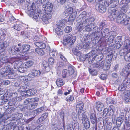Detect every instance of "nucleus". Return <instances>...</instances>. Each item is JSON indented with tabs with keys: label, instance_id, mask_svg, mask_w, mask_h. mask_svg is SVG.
<instances>
[{
	"label": "nucleus",
	"instance_id": "obj_40",
	"mask_svg": "<svg viewBox=\"0 0 130 130\" xmlns=\"http://www.w3.org/2000/svg\"><path fill=\"white\" fill-rule=\"evenodd\" d=\"M74 67L72 66L69 67H68V73L70 76L74 73Z\"/></svg>",
	"mask_w": 130,
	"mask_h": 130
},
{
	"label": "nucleus",
	"instance_id": "obj_29",
	"mask_svg": "<svg viewBox=\"0 0 130 130\" xmlns=\"http://www.w3.org/2000/svg\"><path fill=\"white\" fill-rule=\"evenodd\" d=\"M4 68V67L2 68L1 69L0 71L1 74L4 76H6L8 75V72L9 71L8 70L6 71Z\"/></svg>",
	"mask_w": 130,
	"mask_h": 130
},
{
	"label": "nucleus",
	"instance_id": "obj_4",
	"mask_svg": "<svg viewBox=\"0 0 130 130\" xmlns=\"http://www.w3.org/2000/svg\"><path fill=\"white\" fill-rule=\"evenodd\" d=\"M27 105H25L23 106L21 105H19L18 107L19 108L21 111H23L24 113L28 112L29 110H31L34 109L37 104L34 103L32 104H25Z\"/></svg>",
	"mask_w": 130,
	"mask_h": 130
},
{
	"label": "nucleus",
	"instance_id": "obj_1",
	"mask_svg": "<svg viewBox=\"0 0 130 130\" xmlns=\"http://www.w3.org/2000/svg\"><path fill=\"white\" fill-rule=\"evenodd\" d=\"M87 13L86 11H84L81 13L76 19V21L78 23V26H77V29L79 31H80L84 28L86 31H90L92 27L90 26L91 24L95 20L93 17H87Z\"/></svg>",
	"mask_w": 130,
	"mask_h": 130
},
{
	"label": "nucleus",
	"instance_id": "obj_8",
	"mask_svg": "<svg viewBox=\"0 0 130 130\" xmlns=\"http://www.w3.org/2000/svg\"><path fill=\"white\" fill-rule=\"evenodd\" d=\"M39 99L37 97L33 98H28L25 100L24 101V103L25 104H32L34 103L37 104L36 107L34 108V109L37 107L38 106V103H36L39 101Z\"/></svg>",
	"mask_w": 130,
	"mask_h": 130
},
{
	"label": "nucleus",
	"instance_id": "obj_9",
	"mask_svg": "<svg viewBox=\"0 0 130 130\" xmlns=\"http://www.w3.org/2000/svg\"><path fill=\"white\" fill-rule=\"evenodd\" d=\"M114 106L113 105H110L109 107L108 110L107 108H105L103 111V114L102 116L103 117H105L107 115L108 113L109 112L110 115L113 116L114 114L113 109Z\"/></svg>",
	"mask_w": 130,
	"mask_h": 130
},
{
	"label": "nucleus",
	"instance_id": "obj_53",
	"mask_svg": "<svg viewBox=\"0 0 130 130\" xmlns=\"http://www.w3.org/2000/svg\"><path fill=\"white\" fill-rule=\"evenodd\" d=\"M89 71L90 73L93 75H96L97 74V72L94 69H91L89 68Z\"/></svg>",
	"mask_w": 130,
	"mask_h": 130
},
{
	"label": "nucleus",
	"instance_id": "obj_6",
	"mask_svg": "<svg viewBox=\"0 0 130 130\" xmlns=\"http://www.w3.org/2000/svg\"><path fill=\"white\" fill-rule=\"evenodd\" d=\"M42 6L43 8H44L42 10L44 9L45 13H51V12H52L53 6L52 3L50 2H47L46 4L43 3L42 4Z\"/></svg>",
	"mask_w": 130,
	"mask_h": 130
},
{
	"label": "nucleus",
	"instance_id": "obj_16",
	"mask_svg": "<svg viewBox=\"0 0 130 130\" xmlns=\"http://www.w3.org/2000/svg\"><path fill=\"white\" fill-rule=\"evenodd\" d=\"M78 117L80 120H85L87 118V116L85 115L84 111H78Z\"/></svg>",
	"mask_w": 130,
	"mask_h": 130
},
{
	"label": "nucleus",
	"instance_id": "obj_31",
	"mask_svg": "<svg viewBox=\"0 0 130 130\" xmlns=\"http://www.w3.org/2000/svg\"><path fill=\"white\" fill-rule=\"evenodd\" d=\"M23 52L24 53L27 51H28L30 48V45L28 44H24L22 46Z\"/></svg>",
	"mask_w": 130,
	"mask_h": 130
},
{
	"label": "nucleus",
	"instance_id": "obj_46",
	"mask_svg": "<svg viewBox=\"0 0 130 130\" xmlns=\"http://www.w3.org/2000/svg\"><path fill=\"white\" fill-rule=\"evenodd\" d=\"M25 63V66L26 67L29 68L33 65V62L32 61H30L26 62Z\"/></svg>",
	"mask_w": 130,
	"mask_h": 130
},
{
	"label": "nucleus",
	"instance_id": "obj_11",
	"mask_svg": "<svg viewBox=\"0 0 130 130\" xmlns=\"http://www.w3.org/2000/svg\"><path fill=\"white\" fill-rule=\"evenodd\" d=\"M130 72V66L128 65L122 70L121 74L124 76H127Z\"/></svg>",
	"mask_w": 130,
	"mask_h": 130
},
{
	"label": "nucleus",
	"instance_id": "obj_44",
	"mask_svg": "<svg viewBox=\"0 0 130 130\" xmlns=\"http://www.w3.org/2000/svg\"><path fill=\"white\" fill-rule=\"evenodd\" d=\"M127 87L126 85L122 84L118 87V90L120 91H122L125 89Z\"/></svg>",
	"mask_w": 130,
	"mask_h": 130
},
{
	"label": "nucleus",
	"instance_id": "obj_43",
	"mask_svg": "<svg viewBox=\"0 0 130 130\" xmlns=\"http://www.w3.org/2000/svg\"><path fill=\"white\" fill-rule=\"evenodd\" d=\"M123 84L127 87L130 84V81L128 80L127 78H126L124 80Z\"/></svg>",
	"mask_w": 130,
	"mask_h": 130
},
{
	"label": "nucleus",
	"instance_id": "obj_19",
	"mask_svg": "<svg viewBox=\"0 0 130 130\" xmlns=\"http://www.w3.org/2000/svg\"><path fill=\"white\" fill-rule=\"evenodd\" d=\"M84 107V104L82 102H79L76 106V111H83V107Z\"/></svg>",
	"mask_w": 130,
	"mask_h": 130
},
{
	"label": "nucleus",
	"instance_id": "obj_25",
	"mask_svg": "<svg viewBox=\"0 0 130 130\" xmlns=\"http://www.w3.org/2000/svg\"><path fill=\"white\" fill-rule=\"evenodd\" d=\"M34 44L39 48L44 49L46 47V45L45 43L42 42H36Z\"/></svg>",
	"mask_w": 130,
	"mask_h": 130
},
{
	"label": "nucleus",
	"instance_id": "obj_55",
	"mask_svg": "<svg viewBox=\"0 0 130 130\" xmlns=\"http://www.w3.org/2000/svg\"><path fill=\"white\" fill-rule=\"evenodd\" d=\"M95 59L94 57H91L89 58L88 59V62L89 63H92Z\"/></svg>",
	"mask_w": 130,
	"mask_h": 130
},
{
	"label": "nucleus",
	"instance_id": "obj_23",
	"mask_svg": "<svg viewBox=\"0 0 130 130\" xmlns=\"http://www.w3.org/2000/svg\"><path fill=\"white\" fill-rule=\"evenodd\" d=\"M96 106L98 110L99 111H101L104 107V104L103 103L98 102H96Z\"/></svg>",
	"mask_w": 130,
	"mask_h": 130
},
{
	"label": "nucleus",
	"instance_id": "obj_57",
	"mask_svg": "<svg viewBox=\"0 0 130 130\" xmlns=\"http://www.w3.org/2000/svg\"><path fill=\"white\" fill-rule=\"evenodd\" d=\"M6 71L8 70L9 71L8 72V74H9L11 73V69L10 68V65H8L7 66H6L4 67Z\"/></svg>",
	"mask_w": 130,
	"mask_h": 130
},
{
	"label": "nucleus",
	"instance_id": "obj_49",
	"mask_svg": "<svg viewBox=\"0 0 130 130\" xmlns=\"http://www.w3.org/2000/svg\"><path fill=\"white\" fill-rule=\"evenodd\" d=\"M90 43L89 42H88L86 43L84 45H83V48L85 49H88L90 48Z\"/></svg>",
	"mask_w": 130,
	"mask_h": 130
},
{
	"label": "nucleus",
	"instance_id": "obj_20",
	"mask_svg": "<svg viewBox=\"0 0 130 130\" xmlns=\"http://www.w3.org/2000/svg\"><path fill=\"white\" fill-rule=\"evenodd\" d=\"M125 16V15L124 13L119 14L117 18V22L118 23H121L122 21L124 20V17Z\"/></svg>",
	"mask_w": 130,
	"mask_h": 130
},
{
	"label": "nucleus",
	"instance_id": "obj_7",
	"mask_svg": "<svg viewBox=\"0 0 130 130\" xmlns=\"http://www.w3.org/2000/svg\"><path fill=\"white\" fill-rule=\"evenodd\" d=\"M130 1V0H123L120 2L121 7L122 8V10H124V13L127 11L129 8L128 4Z\"/></svg>",
	"mask_w": 130,
	"mask_h": 130
},
{
	"label": "nucleus",
	"instance_id": "obj_22",
	"mask_svg": "<svg viewBox=\"0 0 130 130\" xmlns=\"http://www.w3.org/2000/svg\"><path fill=\"white\" fill-rule=\"evenodd\" d=\"M73 9L72 8H69L66 10L63 13V15L68 16L71 14L73 13Z\"/></svg>",
	"mask_w": 130,
	"mask_h": 130
},
{
	"label": "nucleus",
	"instance_id": "obj_12",
	"mask_svg": "<svg viewBox=\"0 0 130 130\" xmlns=\"http://www.w3.org/2000/svg\"><path fill=\"white\" fill-rule=\"evenodd\" d=\"M122 37L121 36H119L116 37L114 41L115 43L114 44V48L116 49H118L121 47V44L120 42L121 41Z\"/></svg>",
	"mask_w": 130,
	"mask_h": 130
},
{
	"label": "nucleus",
	"instance_id": "obj_21",
	"mask_svg": "<svg viewBox=\"0 0 130 130\" xmlns=\"http://www.w3.org/2000/svg\"><path fill=\"white\" fill-rule=\"evenodd\" d=\"M42 66H43L46 71L48 72L50 71V68L49 67V64L46 61H43Z\"/></svg>",
	"mask_w": 130,
	"mask_h": 130
},
{
	"label": "nucleus",
	"instance_id": "obj_38",
	"mask_svg": "<svg viewBox=\"0 0 130 130\" xmlns=\"http://www.w3.org/2000/svg\"><path fill=\"white\" fill-rule=\"evenodd\" d=\"M129 22L128 20H126L124 21V20H123L121 23V24H123L127 26V29L130 31V23H129Z\"/></svg>",
	"mask_w": 130,
	"mask_h": 130
},
{
	"label": "nucleus",
	"instance_id": "obj_61",
	"mask_svg": "<svg viewBox=\"0 0 130 130\" xmlns=\"http://www.w3.org/2000/svg\"><path fill=\"white\" fill-rule=\"evenodd\" d=\"M91 123L93 125H97L96 118L90 119Z\"/></svg>",
	"mask_w": 130,
	"mask_h": 130
},
{
	"label": "nucleus",
	"instance_id": "obj_28",
	"mask_svg": "<svg viewBox=\"0 0 130 130\" xmlns=\"http://www.w3.org/2000/svg\"><path fill=\"white\" fill-rule=\"evenodd\" d=\"M10 59L7 56H5L2 57L1 61L3 63H10L9 61Z\"/></svg>",
	"mask_w": 130,
	"mask_h": 130
},
{
	"label": "nucleus",
	"instance_id": "obj_60",
	"mask_svg": "<svg viewBox=\"0 0 130 130\" xmlns=\"http://www.w3.org/2000/svg\"><path fill=\"white\" fill-rule=\"evenodd\" d=\"M74 99V98L73 96L70 95L68 97L66 100L67 101H72Z\"/></svg>",
	"mask_w": 130,
	"mask_h": 130
},
{
	"label": "nucleus",
	"instance_id": "obj_18",
	"mask_svg": "<svg viewBox=\"0 0 130 130\" xmlns=\"http://www.w3.org/2000/svg\"><path fill=\"white\" fill-rule=\"evenodd\" d=\"M15 58H12L11 59L14 61V62L13 63V64L14 68H18L20 66H21L22 62L19 60H15Z\"/></svg>",
	"mask_w": 130,
	"mask_h": 130
},
{
	"label": "nucleus",
	"instance_id": "obj_63",
	"mask_svg": "<svg viewBox=\"0 0 130 130\" xmlns=\"http://www.w3.org/2000/svg\"><path fill=\"white\" fill-rule=\"evenodd\" d=\"M110 66V64H105V66H104L103 69L104 70H107L109 69Z\"/></svg>",
	"mask_w": 130,
	"mask_h": 130
},
{
	"label": "nucleus",
	"instance_id": "obj_47",
	"mask_svg": "<svg viewBox=\"0 0 130 130\" xmlns=\"http://www.w3.org/2000/svg\"><path fill=\"white\" fill-rule=\"evenodd\" d=\"M100 66V63L98 62H93L91 66L94 68H97Z\"/></svg>",
	"mask_w": 130,
	"mask_h": 130
},
{
	"label": "nucleus",
	"instance_id": "obj_2",
	"mask_svg": "<svg viewBox=\"0 0 130 130\" xmlns=\"http://www.w3.org/2000/svg\"><path fill=\"white\" fill-rule=\"evenodd\" d=\"M124 54L126 53L124 57L125 60L126 61L130 62V41L128 39L125 40L123 45V48Z\"/></svg>",
	"mask_w": 130,
	"mask_h": 130
},
{
	"label": "nucleus",
	"instance_id": "obj_58",
	"mask_svg": "<svg viewBox=\"0 0 130 130\" xmlns=\"http://www.w3.org/2000/svg\"><path fill=\"white\" fill-rule=\"evenodd\" d=\"M48 61L49 63L51 65H53L54 63V59L52 57L49 58L48 59Z\"/></svg>",
	"mask_w": 130,
	"mask_h": 130
},
{
	"label": "nucleus",
	"instance_id": "obj_3",
	"mask_svg": "<svg viewBox=\"0 0 130 130\" xmlns=\"http://www.w3.org/2000/svg\"><path fill=\"white\" fill-rule=\"evenodd\" d=\"M114 0H105L104 2L105 5L107 7L110 6L109 8L108 12L109 17L111 21L114 20Z\"/></svg>",
	"mask_w": 130,
	"mask_h": 130
},
{
	"label": "nucleus",
	"instance_id": "obj_41",
	"mask_svg": "<svg viewBox=\"0 0 130 130\" xmlns=\"http://www.w3.org/2000/svg\"><path fill=\"white\" fill-rule=\"evenodd\" d=\"M15 45L12 46L9 48V52L10 54L15 55L16 53V51L14 48Z\"/></svg>",
	"mask_w": 130,
	"mask_h": 130
},
{
	"label": "nucleus",
	"instance_id": "obj_32",
	"mask_svg": "<svg viewBox=\"0 0 130 130\" xmlns=\"http://www.w3.org/2000/svg\"><path fill=\"white\" fill-rule=\"evenodd\" d=\"M113 54H109L106 59V62L108 64H110V63L111 61V60L113 57Z\"/></svg>",
	"mask_w": 130,
	"mask_h": 130
},
{
	"label": "nucleus",
	"instance_id": "obj_34",
	"mask_svg": "<svg viewBox=\"0 0 130 130\" xmlns=\"http://www.w3.org/2000/svg\"><path fill=\"white\" fill-rule=\"evenodd\" d=\"M62 76L63 78H65L70 76L69 73L68 71L67 70L64 69L62 73Z\"/></svg>",
	"mask_w": 130,
	"mask_h": 130
},
{
	"label": "nucleus",
	"instance_id": "obj_36",
	"mask_svg": "<svg viewBox=\"0 0 130 130\" xmlns=\"http://www.w3.org/2000/svg\"><path fill=\"white\" fill-rule=\"evenodd\" d=\"M56 84L58 86L61 87L63 84V80L61 78H58L57 79Z\"/></svg>",
	"mask_w": 130,
	"mask_h": 130
},
{
	"label": "nucleus",
	"instance_id": "obj_64",
	"mask_svg": "<svg viewBox=\"0 0 130 130\" xmlns=\"http://www.w3.org/2000/svg\"><path fill=\"white\" fill-rule=\"evenodd\" d=\"M122 122V119L120 117L117 118L116 120V123H118V124H121Z\"/></svg>",
	"mask_w": 130,
	"mask_h": 130
},
{
	"label": "nucleus",
	"instance_id": "obj_51",
	"mask_svg": "<svg viewBox=\"0 0 130 130\" xmlns=\"http://www.w3.org/2000/svg\"><path fill=\"white\" fill-rule=\"evenodd\" d=\"M72 29V27L70 26H69L66 27L65 28L64 30L66 33H68L71 31Z\"/></svg>",
	"mask_w": 130,
	"mask_h": 130
},
{
	"label": "nucleus",
	"instance_id": "obj_10",
	"mask_svg": "<svg viewBox=\"0 0 130 130\" xmlns=\"http://www.w3.org/2000/svg\"><path fill=\"white\" fill-rule=\"evenodd\" d=\"M42 16L41 19L44 23L46 24L49 23V20L51 18L52 15L50 13L46 12Z\"/></svg>",
	"mask_w": 130,
	"mask_h": 130
},
{
	"label": "nucleus",
	"instance_id": "obj_37",
	"mask_svg": "<svg viewBox=\"0 0 130 130\" xmlns=\"http://www.w3.org/2000/svg\"><path fill=\"white\" fill-rule=\"evenodd\" d=\"M65 21L64 20H59L57 23V25L60 27H63L65 25Z\"/></svg>",
	"mask_w": 130,
	"mask_h": 130
},
{
	"label": "nucleus",
	"instance_id": "obj_62",
	"mask_svg": "<svg viewBox=\"0 0 130 130\" xmlns=\"http://www.w3.org/2000/svg\"><path fill=\"white\" fill-rule=\"evenodd\" d=\"M15 116H16V119L17 120L21 119L23 117V114L22 113H17Z\"/></svg>",
	"mask_w": 130,
	"mask_h": 130
},
{
	"label": "nucleus",
	"instance_id": "obj_33",
	"mask_svg": "<svg viewBox=\"0 0 130 130\" xmlns=\"http://www.w3.org/2000/svg\"><path fill=\"white\" fill-rule=\"evenodd\" d=\"M18 70L21 73H23L27 71V69L26 67L22 65L18 68Z\"/></svg>",
	"mask_w": 130,
	"mask_h": 130
},
{
	"label": "nucleus",
	"instance_id": "obj_5",
	"mask_svg": "<svg viewBox=\"0 0 130 130\" xmlns=\"http://www.w3.org/2000/svg\"><path fill=\"white\" fill-rule=\"evenodd\" d=\"M76 39L75 36L65 35L63 37V44L67 45L69 44L71 45L75 42Z\"/></svg>",
	"mask_w": 130,
	"mask_h": 130
},
{
	"label": "nucleus",
	"instance_id": "obj_54",
	"mask_svg": "<svg viewBox=\"0 0 130 130\" xmlns=\"http://www.w3.org/2000/svg\"><path fill=\"white\" fill-rule=\"evenodd\" d=\"M8 119H9V120L12 121L15 120L16 119V116L15 115H12L10 116H9L8 117Z\"/></svg>",
	"mask_w": 130,
	"mask_h": 130
},
{
	"label": "nucleus",
	"instance_id": "obj_39",
	"mask_svg": "<svg viewBox=\"0 0 130 130\" xmlns=\"http://www.w3.org/2000/svg\"><path fill=\"white\" fill-rule=\"evenodd\" d=\"M55 32L58 35H61L62 34V30L61 28L59 27L56 28Z\"/></svg>",
	"mask_w": 130,
	"mask_h": 130
},
{
	"label": "nucleus",
	"instance_id": "obj_42",
	"mask_svg": "<svg viewBox=\"0 0 130 130\" xmlns=\"http://www.w3.org/2000/svg\"><path fill=\"white\" fill-rule=\"evenodd\" d=\"M42 49L41 48H36L35 49V51L38 54L40 55H42L44 54V52Z\"/></svg>",
	"mask_w": 130,
	"mask_h": 130
},
{
	"label": "nucleus",
	"instance_id": "obj_13",
	"mask_svg": "<svg viewBox=\"0 0 130 130\" xmlns=\"http://www.w3.org/2000/svg\"><path fill=\"white\" fill-rule=\"evenodd\" d=\"M95 8L100 12L103 13L106 11V8L103 5L99 4L95 6Z\"/></svg>",
	"mask_w": 130,
	"mask_h": 130
},
{
	"label": "nucleus",
	"instance_id": "obj_15",
	"mask_svg": "<svg viewBox=\"0 0 130 130\" xmlns=\"http://www.w3.org/2000/svg\"><path fill=\"white\" fill-rule=\"evenodd\" d=\"M125 95L124 99L126 102H128L130 101V90H126L124 92Z\"/></svg>",
	"mask_w": 130,
	"mask_h": 130
},
{
	"label": "nucleus",
	"instance_id": "obj_17",
	"mask_svg": "<svg viewBox=\"0 0 130 130\" xmlns=\"http://www.w3.org/2000/svg\"><path fill=\"white\" fill-rule=\"evenodd\" d=\"M23 91H24L25 93H26L25 94V95H33L35 94L37 92V91L35 89H33L27 90H22Z\"/></svg>",
	"mask_w": 130,
	"mask_h": 130
},
{
	"label": "nucleus",
	"instance_id": "obj_52",
	"mask_svg": "<svg viewBox=\"0 0 130 130\" xmlns=\"http://www.w3.org/2000/svg\"><path fill=\"white\" fill-rule=\"evenodd\" d=\"M21 35H24V36L26 37L27 38L30 36L29 35V33L27 31L24 32V31H21Z\"/></svg>",
	"mask_w": 130,
	"mask_h": 130
},
{
	"label": "nucleus",
	"instance_id": "obj_35",
	"mask_svg": "<svg viewBox=\"0 0 130 130\" xmlns=\"http://www.w3.org/2000/svg\"><path fill=\"white\" fill-rule=\"evenodd\" d=\"M119 3V1L118 0H114V10L116 11L118 10H119L120 7L118 6Z\"/></svg>",
	"mask_w": 130,
	"mask_h": 130
},
{
	"label": "nucleus",
	"instance_id": "obj_45",
	"mask_svg": "<svg viewBox=\"0 0 130 130\" xmlns=\"http://www.w3.org/2000/svg\"><path fill=\"white\" fill-rule=\"evenodd\" d=\"M98 120H101V122L100 121H98V124L99 125V126L102 127L103 128L104 126V122L103 119L102 118H100Z\"/></svg>",
	"mask_w": 130,
	"mask_h": 130
},
{
	"label": "nucleus",
	"instance_id": "obj_27",
	"mask_svg": "<svg viewBox=\"0 0 130 130\" xmlns=\"http://www.w3.org/2000/svg\"><path fill=\"white\" fill-rule=\"evenodd\" d=\"M41 72L40 71L32 70L31 71V74L34 77L38 76L40 75Z\"/></svg>",
	"mask_w": 130,
	"mask_h": 130
},
{
	"label": "nucleus",
	"instance_id": "obj_26",
	"mask_svg": "<svg viewBox=\"0 0 130 130\" xmlns=\"http://www.w3.org/2000/svg\"><path fill=\"white\" fill-rule=\"evenodd\" d=\"M83 123L86 129H88L89 128L90 124L89 119L86 118L85 120H83Z\"/></svg>",
	"mask_w": 130,
	"mask_h": 130
},
{
	"label": "nucleus",
	"instance_id": "obj_56",
	"mask_svg": "<svg viewBox=\"0 0 130 130\" xmlns=\"http://www.w3.org/2000/svg\"><path fill=\"white\" fill-rule=\"evenodd\" d=\"M88 115L90 116V119L96 118L95 115L94 113L89 112L88 113Z\"/></svg>",
	"mask_w": 130,
	"mask_h": 130
},
{
	"label": "nucleus",
	"instance_id": "obj_14",
	"mask_svg": "<svg viewBox=\"0 0 130 130\" xmlns=\"http://www.w3.org/2000/svg\"><path fill=\"white\" fill-rule=\"evenodd\" d=\"M45 110V106H43L42 107L37 109L36 110H34L32 112L33 115L36 116Z\"/></svg>",
	"mask_w": 130,
	"mask_h": 130
},
{
	"label": "nucleus",
	"instance_id": "obj_24",
	"mask_svg": "<svg viewBox=\"0 0 130 130\" xmlns=\"http://www.w3.org/2000/svg\"><path fill=\"white\" fill-rule=\"evenodd\" d=\"M76 119L75 118V120H73L72 127L74 130H78L79 128L78 124L76 120Z\"/></svg>",
	"mask_w": 130,
	"mask_h": 130
},
{
	"label": "nucleus",
	"instance_id": "obj_30",
	"mask_svg": "<svg viewBox=\"0 0 130 130\" xmlns=\"http://www.w3.org/2000/svg\"><path fill=\"white\" fill-rule=\"evenodd\" d=\"M34 11L33 9V6L31 5L30 6L28 7L27 12L29 15H32L34 13Z\"/></svg>",
	"mask_w": 130,
	"mask_h": 130
},
{
	"label": "nucleus",
	"instance_id": "obj_48",
	"mask_svg": "<svg viewBox=\"0 0 130 130\" xmlns=\"http://www.w3.org/2000/svg\"><path fill=\"white\" fill-rule=\"evenodd\" d=\"M13 28L18 31H20L21 29V25L18 24H15L13 26Z\"/></svg>",
	"mask_w": 130,
	"mask_h": 130
},
{
	"label": "nucleus",
	"instance_id": "obj_59",
	"mask_svg": "<svg viewBox=\"0 0 130 130\" xmlns=\"http://www.w3.org/2000/svg\"><path fill=\"white\" fill-rule=\"evenodd\" d=\"M6 54V52L4 51H3L2 49L0 50V56L2 58L3 56H5Z\"/></svg>",
	"mask_w": 130,
	"mask_h": 130
},
{
	"label": "nucleus",
	"instance_id": "obj_50",
	"mask_svg": "<svg viewBox=\"0 0 130 130\" xmlns=\"http://www.w3.org/2000/svg\"><path fill=\"white\" fill-rule=\"evenodd\" d=\"M113 98H107L106 100V103L107 104H111L113 103Z\"/></svg>",
	"mask_w": 130,
	"mask_h": 130
}]
</instances>
